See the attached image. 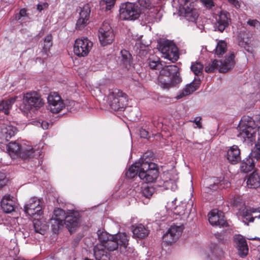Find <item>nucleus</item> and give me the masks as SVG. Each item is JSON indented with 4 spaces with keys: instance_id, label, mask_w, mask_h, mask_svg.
<instances>
[{
    "instance_id": "52",
    "label": "nucleus",
    "mask_w": 260,
    "mask_h": 260,
    "mask_svg": "<svg viewBox=\"0 0 260 260\" xmlns=\"http://www.w3.org/2000/svg\"><path fill=\"white\" fill-rule=\"evenodd\" d=\"M202 4L208 9H211L214 6L213 0H200Z\"/></svg>"
},
{
    "instance_id": "54",
    "label": "nucleus",
    "mask_w": 260,
    "mask_h": 260,
    "mask_svg": "<svg viewBox=\"0 0 260 260\" xmlns=\"http://www.w3.org/2000/svg\"><path fill=\"white\" fill-rule=\"evenodd\" d=\"M48 7V4L47 3H43L41 4H39L37 5V9L39 12H41L44 9L47 8Z\"/></svg>"
},
{
    "instance_id": "58",
    "label": "nucleus",
    "mask_w": 260,
    "mask_h": 260,
    "mask_svg": "<svg viewBox=\"0 0 260 260\" xmlns=\"http://www.w3.org/2000/svg\"><path fill=\"white\" fill-rule=\"evenodd\" d=\"M49 123L46 121H42L41 126L44 129H46L49 127Z\"/></svg>"
},
{
    "instance_id": "33",
    "label": "nucleus",
    "mask_w": 260,
    "mask_h": 260,
    "mask_svg": "<svg viewBox=\"0 0 260 260\" xmlns=\"http://www.w3.org/2000/svg\"><path fill=\"white\" fill-rule=\"evenodd\" d=\"M134 236L140 239L146 237L149 234V231L143 224L137 225L133 230Z\"/></svg>"
},
{
    "instance_id": "19",
    "label": "nucleus",
    "mask_w": 260,
    "mask_h": 260,
    "mask_svg": "<svg viewBox=\"0 0 260 260\" xmlns=\"http://www.w3.org/2000/svg\"><path fill=\"white\" fill-rule=\"evenodd\" d=\"M240 214L246 222H253L254 218L260 219V207L258 208L245 207L240 212Z\"/></svg>"
},
{
    "instance_id": "18",
    "label": "nucleus",
    "mask_w": 260,
    "mask_h": 260,
    "mask_svg": "<svg viewBox=\"0 0 260 260\" xmlns=\"http://www.w3.org/2000/svg\"><path fill=\"white\" fill-rule=\"evenodd\" d=\"M208 220L212 225L224 227L227 225L223 213L217 209L212 210L208 214Z\"/></svg>"
},
{
    "instance_id": "6",
    "label": "nucleus",
    "mask_w": 260,
    "mask_h": 260,
    "mask_svg": "<svg viewBox=\"0 0 260 260\" xmlns=\"http://www.w3.org/2000/svg\"><path fill=\"white\" fill-rule=\"evenodd\" d=\"M107 103L114 111H123L127 104V97L122 91L115 89L110 91L107 96Z\"/></svg>"
},
{
    "instance_id": "14",
    "label": "nucleus",
    "mask_w": 260,
    "mask_h": 260,
    "mask_svg": "<svg viewBox=\"0 0 260 260\" xmlns=\"http://www.w3.org/2000/svg\"><path fill=\"white\" fill-rule=\"evenodd\" d=\"M24 212L30 216H40L42 212L41 202L40 199L32 197L24 207Z\"/></svg>"
},
{
    "instance_id": "44",
    "label": "nucleus",
    "mask_w": 260,
    "mask_h": 260,
    "mask_svg": "<svg viewBox=\"0 0 260 260\" xmlns=\"http://www.w3.org/2000/svg\"><path fill=\"white\" fill-rule=\"evenodd\" d=\"M116 0H101L100 5L106 11L111 10L114 6Z\"/></svg>"
},
{
    "instance_id": "3",
    "label": "nucleus",
    "mask_w": 260,
    "mask_h": 260,
    "mask_svg": "<svg viewBox=\"0 0 260 260\" xmlns=\"http://www.w3.org/2000/svg\"><path fill=\"white\" fill-rule=\"evenodd\" d=\"M259 125L256 124L253 118L248 116H243L237 128V137L243 142H251L254 140L257 131L260 129Z\"/></svg>"
},
{
    "instance_id": "2",
    "label": "nucleus",
    "mask_w": 260,
    "mask_h": 260,
    "mask_svg": "<svg viewBox=\"0 0 260 260\" xmlns=\"http://www.w3.org/2000/svg\"><path fill=\"white\" fill-rule=\"evenodd\" d=\"M137 175L144 182H153L158 176L157 165L140 159L138 161L133 164L126 173V177L129 178H133Z\"/></svg>"
},
{
    "instance_id": "45",
    "label": "nucleus",
    "mask_w": 260,
    "mask_h": 260,
    "mask_svg": "<svg viewBox=\"0 0 260 260\" xmlns=\"http://www.w3.org/2000/svg\"><path fill=\"white\" fill-rule=\"evenodd\" d=\"M121 60L123 63L127 67V64H130L132 56L131 54L126 50L121 51Z\"/></svg>"
},
{
    "instance_id": "42",
    "label": "nucleus",
    "mask_w": 260,
    "mask_h": 260,
    "mask_svg": "<svg viewBox=\"0 0 260 260\" xmlns=\"http://www.w3.org/2000/svg\"><path fill=\"white\" fill-rule=\"evenodd\" d=\"M69 213H66L64 211L60 208H57L54 210V216L52 218L59 219V220L64 221L66 217L68 216Z\"/></svg>"
},
{
    "instance_id": "30",
    "label": "nucleus",
    "mask_w": 260,
    "mask_h": 260,
    "mask_svg": "<svg viewBox=\"0 0 260 260\" xmlns=\"http://www.w3.org/2000/svg\"><path fill=\"white\" fill-rule=\"evenodd\" d=\"M105 249L102 245L94 246V255L96 260H110L109 254Z\"/></svg>"
},
{
    "instance_id": "32",
    "label": "nucleus",
    "mask_w": 260,
    "mask_h": 260,
    "mask_svg": "<svg viewBox=\"0 0 260 260\" xmlns=\"http://www.w3.org/2000/svg\"><path fill=\"white\" fill-rule=\"evenodd\" d=\"M17 96L12 97L6 101H2L0 102V112H3L8 115L12 105L15 102Z\"/></svg>"
},
{
    "instance_id": "26",
    "label": "nucleus",
    "mask_w": 260,
    "mask_h": 260,
    "mask_svg": "<svg viewBox=\"0 0 260 260\" xmlns=\"http://www.w3.org/2000/svg\"><path fill=\"white\" fill-rule=\"evenodd\" d=\"M234 241L237 245L239 254L241 257L245 256L248 251L247 243L245 239L240 235H235Z\"/></svg>"
},
{
    "instance_id": "28",
    "label": "nucleus",
    "mask_w": 260,
    "mask_h": 260,
    "mask_svg": "<svg viewBox=\"0 0 260 260\" xmlns=\"http://www.w3.org/2000/svg\"><path fill=\"white\" fill-rule=\"evenodd\" d=\"M200 80L198 81L197 83L192 82L190 84H187L182 90L178 92L176 96V99L179 100L191 94L198 88Z\"/></svg>"
},
{
    "instance_id": "59",
    "label": "nucleus",
    "mask_w": 260,
    "mask_h": 260,
    "mask_svg": "<svg viewBox=\"0 0 260 260\" xmlns=\"http://www.w3.org/2000/svg\"><path fill=\"white\" fill-rule=\"evenodd\" d=\"M249 239H251V240H256V239L259 240V239L258 238H257V237H254V238H249Z\"/></svg>"
},
{
    "instance_id": "40",
    "label": "nucleus",
    "mask_w": 260,
    "mask_h": 260,
    "mask_svg": "<svg viewBox=\"0 0 260 260\" xmlns=\"http://www.w3.org/2000/svg\"><path fill=\"white\" fill-rule=\"evenodd\" d=\"M98 235L100 243L97 245H104L109 240L110 238H113V235H109L106 232H100L98 231Z\"/></svg>"
},
{
    "instance_id": "9",
    "label": "nucleus",
    "mask_w": 260,
    "mask_h": 260,
    "mask_svg": "<svg viewBox=\"0 0 260 260\" xmlns=\"http://www.w3.org/2000/svg\"><path fill=\"white\" fill-rule=\"evenodd\" d=\"M44 102L40 93L31 91L25 93L23 96V109L26 111L38 110L43 107Z\"/></svg>"
},
{
    "instance_id": "53",
    "label": "nucleus",
    "mask_w": 260,
    "mask_h": 260,
    "mask_svg": "<svg viewBox=\"0 0 260 260\" xmlns=\"http://www.w3.org/2000/svg\"><path fill=\"white\" fill-rule=\"evenodd\" d=\"M228 2L236 9H239L241 7V1L240 0H228Z\"/></svg>"
},
{
    "instance_id": "49",
    "label": "nucleus",
    "mask_w": 260,
    "mask_h": 260,
    "mask_svg": "<svg viewBox=\"0 0 260 260\" xmlns=\"http://www.w3.org/2000/svg\"><path fill=\"white\" fill-rule=\"evenodd\" d=\"M27 16L26 10L25 9H21L18 13L15 15V18L17 20H23V18Z\"/></svg>"
},
{
    "instance_id": "34",
    "label": "nucleus",
    "mask_w": 260,
    "mask_h": 260,
    "mask_svg": "<svg viewBox=\"0 0 260 260\" xmlns=\"http://www.w3.org/2000/svg\"><path fill=\"white\" fill-rule=\"evenodd\" d=\"M52 46V36L51 35H48L44 39L42 51V56L43 58H46L48 56L50 47Z\"/></svg>"
},
{
    "instance_id": "41",
    "label": "nucleus",
    "mask_w": 260,
    "mask_h": 260,
    "mask_svg": "<svg viewBox=\"0 0 260 260\" xmlns=\"http://www.w3.org/2000/svg\"><path fill=\"white\" fill-rule=\"evenodd\" d=\"M51 223L52 229L54 233H56L61 228L63 225L64 222L63 221L59 220V219H56L52 218L51 219Z\"/></svg>"
},
{
    "instance_id": "11",
    "label": "nucleus",
    "mask_w": 260,
    "mask_h": 260,
    "mask_svg": "<svg viewBox=\"0 0 260 260\" xmlns=\"http://www.w3.org/2000/svg\"><path fill=\"white\" fill-rule=\"evenodd\" d=\"M92 46V42L87 38L81 37L75 40L73 51L78 56H86L90 51Z\"/></svg>"
},
{
    "instance_id": "38",
    "label": "nucleus",
    "mask_w": 260,
    "mask_h": 260,
    "mask_svg": "<svg viewBox=\"0 0 260 260\" xmlns=\"http://www.w3.org/2000/svg\"><path fill=\"white\" fill-rule=\"evenodd\" d=\"M104 248L107 249L109 251H114L116 250L118 246L117 242L115 239V235L113 236V238H110L109 240L103 245Z\"/></svg>"
},
{
    "instance_id": "12",
    "label": "nucleus",
    "mask_w": 260,
    "mask_h": 260,
    "mask_svg": "<svg viewBox=\"0 0 260 260\" xmlns=\"http://www.w3.org/2000/svg\"><path fill=\"white\" fill-rule=\"evenodd\" d=\"M114 34L108 22L104 21L99 30V39L103 46L111 44L114 39Z\"/></svg>"
},
{
    "instance_id": "15",
    "label": "nucleus",
    "mask_w": 260,
    "mask_h": 260,
    "mask_svg": "<svg viewBox=\"0 0 260 260\" xmlns=\"http://www.w3.org/2000/svg\"><path fill=\"white\" fill-rule=\"evenodd\" d=\"M183 229L182 224L171 225L168 231L163 236V242L167 244L175 242L181 235Z\"/></svg>"
},
{
    "instance_id": "21",
    "label": "nucleus",
    "mask_w": 260,
    "mask_h": 260,
    "mask_svg": "<svg viewBox=\"0 0 260 260\" xmlns=\"http://www.w3.org/2000/svg\"><path fill=\"white\" fill-rule=\"evenodd\" d=\"M162 16V12L159 7H153L146 13L144 20L146 23L158 22Z\"/></svg>"
},
{
    "instance_id": "46",
    "label": "nucleus",
    "mask_w": 260,
    "mask_h": 260,
    "mask_svg": "<svg viewBox=\"0 0 260 260\" xmlns=\"http://www.w3.org/2000/svg\"><path fill=\"white\" fill-rule=\"evenodd\" d=\"M249 155L256 161L260 159V142H257L255 145L253 150L250 153Z\"/></svg>"
},
{
    "instance_id": "17",
    "label": "nucleus",
    "mask_w": 260,
    "mask_h": 260,
    "mask_svg": "<svg viewBox=\"0 0 260 260\" xmlns=\"http://www.w3.org/2000/svg\"><path fill=\"white\" fill-rule=\"evenodd\" d=\"M207 186V191L210 192L217 190L219 187L227 188L230 187V183L228 180H222L221 178L211 177L207 179L206 181Z\"/></svg>"
},
{
    "instance_id": "51",
    "label": "nucleus",
    "mask_w": 260,
    "mask_h": 260,
    "mask_svg": "<svg viewBox=\"0 0 260 260\" xmlns=\"http://www.w3.org/2000/svg\"><path fill=\"white\" fill-rule=\"evenodd\" d=\"M247 23L253 27L256 28L260 27V22L256 19H249L247 21Z\"/></svg>"
},
{
    "instance_id": "39",
    "label": "nucleus",
    "mask_w": 260,
    "mask_h": 260,
    "mask_svg": "<svg viewBox=\"0 0 260 260\" xmlns=\"http://www.w3.org/2000/svg\"><path fill=\"white\" fill-rule=\"evenodd\" d=\"M203 68V65L200 62H193L190 67L191 71L197 76L202 74Z\"/></svg>"
},
{
    "instance_id": "8",
    "label": "nucleus",
    "mask_w": 260,
    "mask_h": 260,
    "mask_svg": "<svg viewBox=\"0 0 260 260\" xmlns=\"http://www.w3.org/2000/svg\"><path fill=\"white\" fill-rule=\"evenodd\" d=\"M140 13V8L135 3H122L119 8V17L123 20H135L139 17Z\"/></svg>"
},
{
    "instance_id": "27",
    "label": "nucleus",
    "mask_w": 260,
    "mask_h": 260,
    "mask_svg": "<svg viewBox=\"0 0 260 260\" xmlns=\"http://www.w3.org/2000/svg\"><path fill=\"white\" fill-rule=\"evenodd\" d=\"M193 205V201L192 199H189L186 203L182 202L181 204L175 208V213L180 216L189 214L192 210Z\"/></svg>"
},
{
    "instance_id": "31",
    "label": "nucleus",
    "mask_w": 260,
    "mask_h": 260,
    "mask_svg": "<svg viewBox=\"0 0 260 260\" xmlns=\"http://www.w3.org/2000/svg\"><path fill=\"white\" fill-rule=\"evenodd\" d=\"M255 159L249 156L241 163L240 170L244 173H248L252 171L254 167Z\"/></svg>"
},
{
    "instance_id": "20",
    "label": "nucleus",
    "mask_w": 260,
    "mask_h": 260,
    "mask_svg": "<svg viewBox=\"0 0 260 260\" xmlns=\"http://www.w3.org/2000/svg\"><path fill=\"white\" fill-rule=\"evenodd\" d=\"M216 20L214 26L215 30L222 32L229 26L231 21L230 14L226 11H221L216 18Z\"/></svg>"
},
{
    "instance_id": "50",
    "label": "nucleus",
    "mask_w": 260,
    "mask_h": 260,
    "mask_svg": "<svg viewBox=\"0 0 260 260\" xmlns=\"http://www.w3.org/2000/svg\"><path fill=\"white\" fill-rule=\"evenodd\" d=\"M201 120L202 118L201 117H196L193 120H190L191 122L195 123L196 125L193 126L194 128H201L202 127Z\"/></svg>"
},
{
    "instance_id": "22",
    "label": "nucleus",
    "mask_w": 260,
    "mask_h": 260,
    "mask_svg": "<svg viewBox=\"0 0 260 260\" xmlns=\"http://www.w3.org/2000/svg\"><path fill=\"white\" fill-rule=\"evenodd\" d=\"M79 218L78 213L74 210H70L69 213L66 217L63 222L66 224L67 228L70 233L73 232L79 224Z\"/></svg>"
},
{
    "instance_id": "36",
    "label": "nucleus",
    "mask_w": 260,
    "mask_h": 260,
    "mask_svg": "<svg viewBox=\"0 0 260 260\" xmlns=\"http://www.w3.org/2000/svg\"><path fill=\"white\" fill-rule=\"evenodd\" d=\"M226 43L224 41H219L215 49V54L218 57H221L226 52Z\"/></svg>"
},
{
    "instance_id": "37",
    "label": "nucleus",
    "mask_w": 260,
    "mask_h": 260,
    "mask_svg": "<svg viewBox=\"0 0 260 260\" xmlns=\"http://www.w3.org/2000/svg\"><path fill=\"white\" fill-rule=\"evenodd\" d=\"M33 224L36 232L42 235L44 234L47 229V225L45 223H43L40 220L35 218L34 220Z\"/></svg>"
},
{
    "instance_id": "24",
    "label": "nucleus",
    "mask_w": 260,
    "mask_h": 260,
    "mask_svg": "<svg viewBox=\"0 0 260 260\" xmlns=\"http://www.w3.org/2000/svg\"><path fill=\"white\" fill-rule=\"evenodd\" d=\"M16 206V199L10 195L4 196L1 202V207L3 211L7 213L14 211Z\"/></svg>"
},
{
    "instance_id": "56",
    "label": "nucleus",
    "mask_w": 260,
    "mask_h": 260,
    "mask_svg": "<svg viewBox=\"0 0 260 260\" xmlns=\"http://www.w3.org/2000/svg\"><path fill=\"white\" fill-rule=\"evenodd\" d=\"M6 182L5 174L3 173H0V188L5 185Z\"/></svg>"
},
{
    "instance_id": "7",
    "label": "nucleus",
    "mask_w": 260,
    "mask_h": 260,
    "mask_svg": "<svg viewBox=\"0 0 260 260\" xmlns=\"http://www.w3.org/2000/svg\"><path fill=\"white\" fill-rule=\"evenodd\" d=\"M234 58V53L232 52L226 57L223 61H218L216 59L213 60L205 67V71L207 73H212L217 69L220 73H226L234 67L235 64Z\"/></svg>"
},
{
    "instance_id": "25",
    "label": "nucleus",
    "mask_w": 260,
    "mask_h": 260,
    "mask_svg": "<svg viewBox=\"0 0 260 260\" xmlns=\"http://www.w3.org/2000/svg\"><path fill=\"white\" fill-rule=\"evenodd\" d=\"M16 132L15 127L5 123L0 124V138L8 141Z\"/></svg>"
},
{
    "instance_id": "48",
    "label": "nucleus",
    "mask_w": 260,
    "mask_h": 260,
    "mask_svg": "<svg viewBox=\"0 0 260 260\" xmlns=\"http://www.w3.org/2000/svg\"><path fill=\"white\" fill-rule=\"evenodd\" d=\"M140 6L148 10L154 7L151 3V0H138Z\"/></svg>"
},
{
    "instance_id": "55",
    "label": "nucleus",
    "mask_w": 260,
    "mask_h": 260,
    "mask_svg": "<svg viewBox=\"0 0 260 260\" xmlns=\"http://www.w3.org/2000/svg\"><path fill=\"white\" fill-rule=\"evenodd\" d=\"M140 136L142 138H147L148 136V132L144 129H140Z\"/></svg>"
},
{
    "instance_id": "23",
    "label": "nucleus",
    "mask_w": 260,
    "mask_h": 260,
    "mask_svg": "<svg viewBox=\"0 0 260 260\" xmlns=\"http://www.w3.org/2000/svg\"><path fill=\"white\" fill-rule=\"evenodd\" d=\"M90 13V10L88 5H85L81 8L79 17L76 23L77 29H81L87 24Z\"/></svg>"
},
{
    "instance_id": "60",
    "label": "nucleus",
    "mask_w": 260,
    "mask_h": 260,
    "mask_svg": "<svg viewBox=\"0 0 260 260\" xmlns=\"http://www.w3.org/2000/svg\"><path fill=\"white\" fill-rule=\"evenodd\" d=\"M175 201L176 200H175L174 201H172V203H173L174 202H175Z\"/></svg>"
},
{
    "instance_id": "35",
    "label": "nucleus",
    "mask_w": 260,
    "mask_h": 260,
    "mask_svg": "<svg viewBox=\"0 0 260 260\" xmlns=\"http://www.w3.org/2000/svg\"><path fill=\"white\" fill-rule=\"evenodd\" d=\"M247 184L249 187L255 188L260 186V178L258 174L253 172L249 176Z\"/></svg>"
},
{
    "instance_id": "57",
    "label": "nucleus",
    "mask_w": 260,
    "mask_h": 260,
    "mask_svg": "<svg viewBox=\"0 0 260 260\" xmlns=\"http://www.w3.org/2000/svg\"><path fill=\"white\" fill-rule=\"evenodd\" d=\"M239 45L242 47L246 48L247 47H248V43L246 42H244L243 41L240 40L239 42Z\"/></svg>"
},
{
    "instance_id": "47",
    "label": "nucleus",
    "mask_w": 260,
    "mask_h": 260,
    "mask_svg": "<svg viewBox=\"0 0 260 260\" xmlns=\"http://www.w3.org/2000/svg\"><path fill=\"white\" fill-rule=\"evenodd\" d=\"M211 258H212L213 257L219 258L223 254L222 250L217 245H214L213 247V248H211Z\"/></svg>"
},
{
    "instance_id": "29",
    "label": "nucleus",
    "mask_w": 260,
    "mask_h": 260,
    "mask_svg": "<svg viewBox=\"0 0 260 260\" xmlns=\"http://www.w3.org/2000/svg\"><path fill=\"white\" fill-rule=\"evenodd\" d=\"M227 159L232 164L238 163L241 159L240 151L236 145L232 146L227 152Z\"/></svg>"
},
{
    "instance_id": "13",
    "label": "nucleus",
    "mask_w": 260,
    "mask_h": 260,
    "mask_svg": "<svg viewBox=\"0 0 260 260\" xmlns=\"http://www.w3.org/2000/svg\"><path fill=\"white\" fill-rule=\"evenodd\" d=\"M48 109L52 113H58L65 107L60 96L55 92H51L47 97Z\"/></svg>"
},
{
    "instance_id": "4",
    "label": "nucleus",
    "mask_w": 260,
    "mask_h": 260,
    "mask_svg": "<svg viewBox=\"0 0 260 260\" xmlns=\"http://www.w3.org/2000/svg\"><path fill=\"white\" fill-rule=\"evenodd\" d=\"M31 146H21L15 142H10L7 145V151L11 157L19 156L23 159L37 158L40 155V150Z\"/></svg>"
},
{
    "instance_id": "5",
    "label": "nucleus",
    "mask_w": 260,
    "mask_h": 260,
    "mask_svg": "<svg viewBox=\"0 0 260 260\" xmlns=\"http://www.w3.org/2000/svg\"><path fill=\"white\" fill-rule=\"evenodd\" d=\"M174 4L178 9L180 15L184 16L188 21L194 22L199 16L195 7L197 0H173Z\"/></svg>"
},
{
    "instance_id": "1",
    "label": "nucleus",
    "mask_w": 260,
    "mask_h": 260,
    "mask_svg": "<svg viewBox=\"0 0 260 260\" xmlns=\"http://www.w3.org/2000/svg\"><path fill=\"white\" fill-rule=\"evenodd\" d=\"M150 68L153 70H159L158 84L163 89H169L177 86L182 82L179 69L176 65H169L162 67L159 57L152 56L148 59Z\"/></svg>"
},
{
    "instance_id": "43",
    "label": "nucleus",
    "mask_w": 260,
    "mask_h": 260,
    "mask_svg": "<svg viewBox=\"0 0 260 260\" xmlns=\"http://www.w3.org/2000/svg\"><path fill=\"white\" fill-rule=\"evenodd\" d=\"M154 189L153 187L145 184L142 187V194L146 198H150L154 193Z\"/></svg>"
},
{
    "instance_id": "16",
    "label": "nucleus",
    "mask_w": 260,
    "mask_h": 260,
    "mask_svg": "<svg viewBox=\"0 0 260 260\" xmlns=\"http://www.w3.org/2000/svg\"><path fill=\"white\" fill-rule=\"evenodd\" d=\"M115 237L121 252L127 257L131 256L129 254L133 253L134 249L133 248L127 247L129 241L127 235L125 233H119L115 235Z\"/></svg>"
},
{
    "instance_id": "10",
    "label": "nucleus",
    "mask_w": 260,
    "mask_h": 260,
    "mask_svg": "<svg viewBox=\"0 0 260 260\" xmlns=\"http://www.w3.org/2000/svg\"><path fill=\"white\" fill-rule=\"evenodd\" d=\"M162 57L173 62L179 58L178 49L173 41L166 40L162 42L159 46Z\"/></svg>"
}]
</instances>
